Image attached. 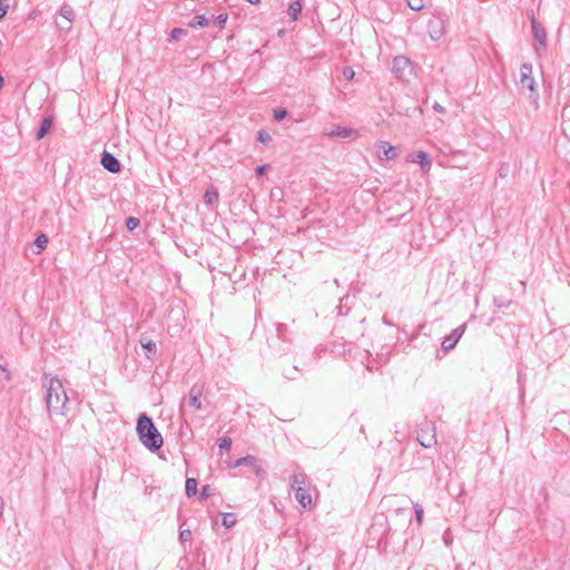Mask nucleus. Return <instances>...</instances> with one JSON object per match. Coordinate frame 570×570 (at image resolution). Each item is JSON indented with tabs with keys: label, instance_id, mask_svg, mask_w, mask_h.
I'll return each mask as SVG.
<instances>
[{
	"label": "nucleus",
	"instance_id": "8",
	"mask_svg": "<svg viewBox=\"0 0 570 570\" xmlns=\"http://www.w3.org/2000/svg\"><path fill=\"white\" fill-rule=\"evenodd\" d=\"M465 327H466L465 324H462L459 327H456L455 330H453L450 335L445 336L442 342V348L444 351H450V350L454 348V346L456 345L459 340L464 334Z\"/></svg>",
	"mask_w": 570,
	"mask_h": 570
},
{
	"label": "nucleus",
	"instance_id": "16",
	"mask_svg": "<svg viewBox=\"0 0 570 570\" xmlns=\"http://www.w3.org/2000/svg\"><path fill=\"white\" fill-rule=\"evenodd\" d=\"M202 393H203V389L197 385L191 386V389L189 391L188 403L195 410H200L203 406L202 401H200Z\"/></svg>",
	"mask_w": 570,
	"mask_h": 570
},
{
	"label": "nucleus",
	"instance_id": "9",
	"mask_svg": "<svg viewBox=\"0 0 570 570\" xmlns=\"http://www.w3.org/2000/svg\"><path fill=\"white\" fill-rule=\"evenodd\" d=\"M325 135L328 137H340L344 139H356L358 137L356 130L342 126H333L328 131L325 132Z\"/></svg>",
	"mask_w": 570,
	"mask_h": 570
},
{
	"label": "nucleus",
	"instance_id": "35",
	"mask_svg": "<svg viewBox=\"0 0 570 570\" xmlns=\"http://www.w3.org/2000/svg\"><path fill=\"white\" fill-rule=\"evenodd\" d=\"M212 492H213V490H212L210 485H204L200 491V499H203V500L207 499L208 497L212 495Z\"/></svg>",
	"mask_w": 570,
	"mask_h": 570
},
{
	"label": "nucleus",
	"instance_id": "38",
	"mask_svg": "<svg viewBox=\"0 0 570 570\" xmlns=\"http://www.w3.org/2000/svg\"><path fill=\"white\" fill-rule=\"evenodd\" d=\"M266 168H267V165L257 166L255 169L256 175L262 176L265 173Z\"/></svg>",
	"mask_w": 570,
	"mask_h": 570
},
{
	"label": "nucleus",
	"instance_id": "23",
	"mask_svg": "<svg viewBox=\"0 0 570 570\" xmlns=\"http://www.w3.org/2000/svg\"><path fill=\"white\" fill-rule=\"evenodd\" d=\"M208 24V19L206 18L205 14H197L193 18V20L190 21L189 26L191 28H203V27H206Z\"/></svg>",
	"mask_w": 570,
	"mask_h": 570
},
{
	"label": "nucleus",
	"instance_id": "42",
	"mask_svg": "<svg viewBox=\"0 0 570 570\" xmlns=\"http://www.w3.org/2000/svg\"><path fill=\"white\" fill-rule=\"evenodd\" d=\"M284 328L283 324H278V333L281 334V331Z\"/></svg>",
	"mask_w": 570,
	"mask_h": 570
},
{
	"label": "nucleus",
	"instance_id": "10",
	"mask_svg": "<svg viewBox=\"0 0 570 570\" xmlns=\"http://www.w3.org/2000/svg\"><path fill=\"white\" fill-rule=\"evenodd\" d=\"M101 165L108 171L116 174L120 171V163L119 160L110 153L104 151L101 155Z\"/></svg>",
	"mask_w": 570,
	"mask_h": 570
},
{
	"label": "nucleus",
	"instance_id": "20",
	"mask_svg": "<svg viewBox=\"0 0 570 570\" xmlns=\"http://www.w3.org/2000/svg\"><path fill=\"white\" fill-rule=\"evenodd\" d=\"M301 11H302V1L301 0H295L288 6V14L293 21L297 20Z\"/></svg>",
	"mask_w": 570,
	"mask_h": 570
},
{
	"label": "nucleus",
	"instance_id": "11",
	"mask_svg": "<svg viewBox=\"0 0 570 570\" xmlns=\"http://www.w3.org/2000/svg\"><path fill=\"white\" fill-rule=\"evenodd\" d=\"M376 153H377V157L380 159H386V160H392L397 155L395 147L391 146L386 141L377 142V145H376Z\"/></svg>",
	"mask_w": 570,
	"mask_h": 570
},
{
	"label": "nucleus",
	"instance_id": "27",
	"mask_svg": "<svg viewBox=\"0 0 570 570\" xmlns=\"http://www.w3.org/2000/svg\"><path fill=\"white\" fill-rule=\"evenodd\" d=\"M218 446L220 450L229 451L232 446V439L228 436L220 438L218 440Z\"/></svg>",
	"mask_w": 570,
	"mask_h": 570
},
{
	"label": "nucleus",
	"instance_id": "3",
	"mask_svg": "<svg viewBox=\"0 0 570 570\" xmlns=\"http://www.w3.org/2000/svg\"><path fill=\"white\" fill-rule=\"evenodd\" d=\"M393 73L399 80L409 81L413 75V67L409 58L397 56L393 59Z\"/></svg>",
	"mask_w": 570,
	"mask_h": 570
},
{
	"label": "nucleus",
	"instance_id": "44",
	"mask_svg": "<svg viewBox=\"0 0 570 570\" xmlns=\"http://www.w3.org/2000/svg\"><path fill=\"white\" fill-rule=\"evenodd\" d=\"M3 85V77L0 75V87Z\"/></svg>",
	"mask_w": 570,
	"mask_h": 570
},
{
	"label": "nucleus",
	"instance_id": "17",
	"mask_svg": "<svg viewBox=\"0 0 570 570\" xmlns=\"http://www.w3.org/2000/svg\"><path fill=\"white\" fill-rule=\"evenodd\" d=\"M430 37L433 40H439L443 35V21L441 19H433L429 22Z\"/></svg>",
	"mask_w": 570,
	"mask_h": 570
},
{
	"label": "nucleus",
	"instance_id": "43",
	"mask_svg": "<svg viewBox=\"0 0 570 570\" xmlns=\"http://www.w3.org/2000/svg\"><path fill=\"white\" fill-rule=\"evenodd\" d=\"M504 175H505L504 169H503V168H501V169H500V176H501V177H503Z\"/></svg>",
	"mask_w": 570,
	"mask_h": 570
},
{
	"label": "nucleus",
	"instance_id": "18",
	"mask_svg": "<svg viewBox=\"0 0 570 570\" xmlns=\"http://www.w3.org/2000/svg\"><path fill=\"white\" fill-rule=\"evenodd\" d=\"M141 346L147 351V357L150 360L157 352L156 343L153 340L141 336L140 338Z\"/></svg>",
	"mask_w": 570,
	"mask_h": 570
},
{
	"label": "nucleus",
	"instance_id": "28",
	"mask_svg": "<svg viewBox=\"0 0 570 570\" xmlns=\"http://www.w3.org/2000/svg\"><path fill=\"white\" fill-rule=\"evenodd\" d=\"M187 35V30L183 28H174L170 32V40H179L183 36Z\"/></svg>",
	"mask_w": 570,
	"mask_h": 570
},
{
	"label": "nucleus",
	"instance_id": "14",
	"mask_svg": "<svg viewBox=\"0 0 570 570\" xmlns=\"http://www.w3.org/2000/svg\"><path fill=\"white\" fill-rule=\"evenodd\" d=\"M294 494H295V499L297 500V502L299 503V505L302 508L308 509V510L312 509L313 500H312V495L309 493V487H304L299 491L296 490V491H294Z\"/></svg>",
	"mask_w": 570,
	"mask_h": 570
},
{
	"label": "nucleus",
	"instance_id": "39",
	"mask_svg": "<svg viewBox=\"0 0 570 570\" xmlns=\"http://www.w3.org/2000/svg\"><path fill=\"white\" fill-rule=\"evenodd\" d=\"M433 109L436 111V112H440V114H443L445 111L444 107L442 105H440L439 102H435L433 105Z\"/></svg>",
	"mask_w": 570,
	"mask_h": 570
},
{
	"label": "nucleus",
	"instance_id": "41",
	"mask_svg": "<svg viewBox=\"0 0 570 570\" xmlns=\"http://www.w3.org/2000/svg\"><path fill=\"white\" fill-rule=\"evenodd\" d=\"M247 2L252 3V4H257L261 2V0H246Z\"/></svg>",
	"mask_w": 570,
	"mask_h": 570
},
{
	"label": "nucleus",
	"instance_id": "45",
	"mask_svg": "<svg viewBox=\"0 0 570 570\" xmlns=\"http://www.w3.org/2000/svg\"><path fill=\"white\" fill-rule=\"evenodd\" d=\"M2 372H6V368H0Z\"/></svg>",
	"mask_w": 570,
	"mask_h": 570
},
{
	"label": "nucleus",
	"instance_id": "15",
	"mask_svg": "<svg viewBox=\"0 0 570 570\" xmlns=\"http://www.w3.org/2000/svg\"><path fill=\"white\" fill-rule=\"evenodd\" d=\"M59 14L66 19L68 21V24L67 26H63V24H60L57 22V27L60 29V30H66V31H69L70 28H71V23L75 19V11L72 9L71 6L65 3L60 7L59 9Z\"/></svg>",
	"mask_w": 570,
	"mask_h": 570
},
{
	"label": "nucleus",
	"instance_id": "5",
	"mask_svg": "<svg viewBox=\"0 0 570 570\" xmlns=\"http://www.w3.org/2000/svg\"><path fill=\"white\" fill-rule=\"evenodd\" d=\"M417 441L424 448H432L436 443L435 426L431 422H424L417 433Z\"/></svg>",
	"mask_w": 570,
	"mask_h": 570
},
{
	"label": "nucleus",
	"instance_id": "21",
	"mask_svg": "<svg viewBox=\"0 0 570 570\" xmlns=\"http://www.w3.org/2000/svg\"><path fill=\"white\" fill-rule=\"evenodd\" d=\"M204 202L207 205H214L218 202V191L215 188H209L205 191Z\"/></svg>",
	"mask_w": 570,
	"mask_h": 570
},
{
	"label": "nucleus",
	"instance_id": "37",
	"mask_svg": "<svg viewBox=\"0 0 570 570\" xmlns=\"http://www.w3.org/2000/svg\"><path fill=\"white\" fill-rule=\"evenodd\" d=\"M8 10L7 0H0V19L3 18Z\"/></svg>",
	"mask_w": 570,
	"mask_h": 570
},
{
	"label": "nucleus",
	"instance_id": "7",
	"mask_svg": "<svg viewBox=\"0 0 570 570\" xmlns=\"http://www.w3.org/2000/svg\"><path fill=\"white\" fill-rule=\"evenodd\" d=\"M534 78L532 77V65L531 63H523L520 67V86L522 88H527L530 91L534 90Z\"/></svg>",
	"mask_w": 570,
	"mask_h": 570
},
{
	"label": "nucleus",
	"instance_id": "26",
	"mask_svg": "<svg viewBox=\"0 0 570 570\" xmlns=\"http://www.w3.org/2000/svg\"><path fill=\"white\" fill-rule=\"evenodd\" d=\"M407 6L412 10L419 11L425 7V0H407Z\"/></svg>",
	"mask_w": 570,
	"mask_h": 570
},
{
	"label": "nucleus",
	"instance_id": "19",
	"mask_svg": "<svg viewBox=\"0 0 570 570\" xmlns=\"http://www.w3.org/2000/svg\"><path fill=\"white\" fill-rule=\"evenodd\" d=\"M51 126H52V118L50 116H48L41 121V125L36 135V138L38 140L42 139L47 135V132L50 130Z\"/></svg>",
	"mask_w": 570,
	"mask_h": 570
},
{
	"label": "nucleus",
	"instance_id": "32",
	"mask_svg": "<svg viewBox=\"0 0 570 570\" xmlns=\"http://www.w3.org/2000/svg\"><path fill=\"white\" fill-rule=\"evenodd\" d=\"M179 539L181 542H188L191 540V531L188 529L181 530L179 533Z\"/></svg>",
	"mask_w": 570,
	"mask_h": 570
},
{
	"label": "nucleus",
	"instance_id": "12",
	"mask_svg": "<svg viewBox=\"0 0 570 570\" xmlns=\"http://www.w3.org/2000/svg\"><path fill=\"white\" fill-rule=\"evenodd\" d=\"M407 161L420 164L422 171L425 174L430 171L432 166L431 160L429 159V155L422 150L410 155L407 157Z\"/></svg>",
	"mask_w": 570,
	"mask_h": 570
},
{
	"label": "nucleus",
	"instance_id": "36",
	"mask_svg": "<svg viewBox=\"0 0 570 570\" xmlns=\"http://www.w3.org/2000/svg\"><path fill=\"white\" fill-rule=\"evenodd\" d=\"M227 21V13H222L216 17V22L220 28H224Z\"/></svg>",
	"mask_w": 570,
	"mask_h": 570
},
{
	"label": "nucleus",
	"instance_id": "40",
	"mask_svg": "<svg viewBox=\"0 0 570 570\" xmlns=\"http://www.w3.org/2000/svg\"><path fill=\"white\" fill-rule=\"evenodd\" d=\"M3 507H4V502H3V499L0 497V519L3 515Z\"/></svg>",
	"mask_w": 570,
	"mask_h": 570
},
{
	"label": "nucleus",
	"instance_id": "1",
	"mask_svg": "<svg viewBox=\"0 0 570 570\" xmlns=\"http://www.w3.org/2000/svg\"><path fill=\"white\" fill-rule=\"evenodd\" d=\"M43 385L47 390L46 403L49 414L51 416H65L67 414L66 405L68 402V396L61 381L57 377H51L46 383H43Z\"/></svg>",
	"mask_w": 570,
	"mask_h": 570
},
{
	"label": "nucleus",
	"instance_id": "6",
	"mask_svg": "<svg viewBox=\"0 0 570 570\" xmlns=\"http://www.w3.org/2000/svg\"><path fill=\"white\" fill-rule=\"evenodd\" d=\"M242 464H246V466L250 468L255 472V474L258 476H261L265 473L259 461L253 455H246L244 458L237 459L234 462L229 463L228 466L232 469H235V468L242 466Z\"/></svg>",
	"mask_w": 570,
	"mask_h": 570
},
{
	"label": "nucleus",
	"instance_id": "34",
	"mask_svg": "<svg viewBox=\"0 0 570 570\" xmlns=\"http://www.w3.org/2000/svg\"><path fill=\"white\" fill-rule=\"evenodd\" d=\"M286 116H287V111L285 109H275L274 110V118L277 121L285 119Z\"/></svg>",
	"mask_w": 570,
	"mask_h": 570
},
{
	"label": "nucleus",
	"instance_id": "25",
	"mask_svg": "<svg viewBox=\"0 0 570 570\" xmlns=\"http://www.w3.org/2000/svg\"><path fill=\"white\" fill-rule=\"evenodd\" d=\"M236 522V517L233 513H224L222 523L224 527L232 528Z\"/></svg>",
	"mask_w": 570,
	"mask_h": 570
},
{
	"label": "nucleus",
	"instance_id": "13",
	"mask_svg": "<svg viewBox=\"0 0 570 570\" xmlns=\"http://www.w3.org/2000/svg\"><path fill=\"white\" fill-rule=\"evenodd\" d=\"M307 475L302 471H295L289 478V487L292 491L301 490L304 487H308Z\"/></svg>",
	"mask_w": 570,
	"mask_h": 570
},
{
	"label": "nucleus",
	"instance_id": "24",
	"mask_svg": "<svg viewBox=\"0 0 570 570\" xmlns=\"http://www.w3.org/2000/svg\"><path fill=\"white\" fill-rule=\"evenodd\" d=\"M48 237L45 235V234H40L36 239H35V245L37 246V250L35 252L36 254H40L47 246L48 244Z\"/></svg>",
	"mask_w": 570,
	"mask_h": 570
},
{
	"label": "nucleus",
	"instance_id": "4",
	"mask_svg": "<svg viewBox=\"0 0 570 570\" xmlns=\"http://www.w3.org/2000/svg\"><path fill=\"white\" fill-rule=\"evenodd\" d=\"M531 28H532V35L534 38L535 43L533 45V49L538 56H541V53L547 48V32L544 27L535 20V18L531 17Z\"/></svg>",
	"mask_w": 570,
	"mask_h": 570
},
{
	"label": "nucleus",
	"instance_id": "22",
	"mask_svg": "<svg viewBox=\"0 0 570 570\" xmlns=\"http://www.w3.org/2000/svg\"><path fill=\"white\" fill-rule=\"evenodd\" d=\"M185 491H186V495L188 498H190V497L196 494V492H197V481H196V479L188 478L186 480Z\"/></svg>",
	"mask_w": 570,
	"mask_h": 570
},
{
	"label": "nucleus",
	"instance_id": "2",
	"mask_svg": "<svg viewBox=\"0 0 570 570\" xmlns=\"http://www.w3.org/2000/svg\"><path fill=\"white\" fill-rule=\"evenodd\" d=\"M140 442L151 452L158 451L164 443L163 436L147 414L139 415L136 426Z\"/></svg>",
	"mask_w": 570,
	"mask_h": 570
},
{
	"label": "nucleus",
	"instance_id": "33",
	"mask_svg": "<svg viewBox=\"0 0 570 570\" xmlns=\"http://www.w3.org/2000/svg\"><path fill=\"white\" fill-rule=\"evenodd\" d=\"M414 510H415L416 521H417L419 524H421L422 523V519H423V508L419 503H416L414 505Z\"/></svg>",
	"mask_w": 570,
	"mask_h": 570
},
{
	"label": "nucleus",
	"instance_id": "30",
	"mask_svg": "<svg viewBox=\"0 0 570 570\" xmlns=\"http://www.w3.org/2000/svg\"><path fill=\"white\" fill-rule=\"evenodd\" d=\"M139 224H140V220L136 217H129L126 220V227L128 228V230L136 229L139 226Z\"/></svg>",
	"mask_w": 570,
	"mask_h": 570
},
{
	"label": "nucleus",
	"instance_id": "29",
	"mask_svg": "<svg viewBox=\"0 0 570 570\" xmlns=\"http://www.w3.org/2000/svg\"><path fill=\"white\" fill-rule=\"evenodd\" d=\"M257 140L266 145L272 141V136L265 130H259L257 132Z\"/></svg>",
	"mask_w": 570,
	"mask_h": 570
},
{
	"label": "nucleus",
	"instance_id": "31",
	"mask_svg": "<svg viewBox=\"0 0 570 570\" xmlns=\"http://www.w3.org/2000/svg\"><path fill=\"white\" fill-rule=\"evenodd\" d=\"M342 73H343V77H344L346 80H348V81L353 80V78H354V76H355V72H354V70H353V68H352V67H345V68L343 69V72H342Z\"/></svg>",
	"mask_w": 570,
	"mask_h": 570
}]
</instances>
